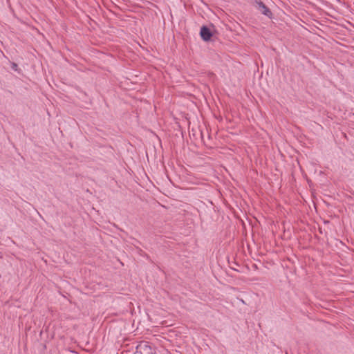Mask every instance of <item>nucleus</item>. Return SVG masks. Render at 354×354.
Instances as JSON below:
<instances>
[{"label":"nucleus","instance_id":"1","mask_svg":"<svg viewBox=\"0 0 354 354\" xmlns=\"http://www.w3.org/2000/svg\"><path fill=\"white\" fill-rule=\"evenodd\" d=\"M257 8L264 15L270 17L272 13L269 8L261 1H256Z\"/></svg>","mask_w":354,"mask_h":354},{"label":"nucleus","instance_id":"2","mask_svg":"<svg viewBox=\"0 0 354 354\" xmlns=\"http://www.w3.org/2000/svg\"><path fill=\"white\" fill-rule=\"evenodd\" d=\"M200 34H201L202 39L204 41L209 40L212 37V32H211L210 30L205 26H203L201 28Z\"/></svg>","mask_w":354,"mask_h":354},{"label":"nucleus","instance_id":"3","mask_svg":"<svg viewBox=\"0 0 354 354\" xmlns=\"http://www.w3.org/2000/svg\"><path fill=\"white\" fill-rule=\"evenodd\" d=\"M16 67H17V64H13V66H12V68L15 69Z\"/></svg>","mask_w":354,"mask_h":354}]
</instances>
